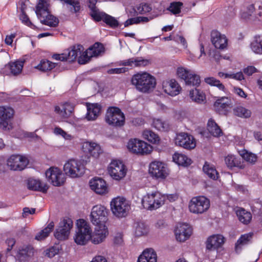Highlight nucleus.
<instances>
[{
  "instance_id": "1",
  "label": "nucleus",
  "mask_w": 262,
  "mask_h": 262,
  "mask_svg": "<svg viewBox=\"0 0 262 262\" xmlns=\"http://www.w3.org/2000/svg\"><path fill=\"white\" fill-rule=\"evenodd\" d=\"M132 83L138 91L142 93H148L155 88L156 80L154 76L144 72L134 75L132 79Z\"/></svg>"
},
{
  "instance_id": "2",
  "label": "nucleus",
  "mask_w": 262,
  "mask_h": 262,
  "mask_svg": "<svg viewBox=\"0 0 262 262\" xmlns=\"http://www.w3.org/2000/svg\"><path fill=\"white\" fill-rule=\"evenodd\" d=\"M110 205L112 213L119 219L126 217L130 209L129 202L123 197L113 199Z\"/></svg>"
},
{
  "instance_id": "3",
  "label": "nucleus",
  "mask_w": 262,
  "mask_h": 262,
  "mask_svg": "<svg viewBox=\"0 0 262 262\" xmlns=\"http://www.w3.org/2000/svg\"><path fill=\"white\" fill-rule=\"evenodd\" d=\"M77 230L74 237L75 242L80 245H84L91 239L92 231L89 225L83 219L77 223Z\"/></svg>"
},
{
  "instance_id": "4",
  "label": "nucleus",
  "mask_w": 262,
  "mask_h": 262,
  "mask_svg": "<svg viewBox=\"0 0 262 262\" xmlns=\"http://www.w3.org/2000/svg\"><path fill=\"white\" fill-rule=\"evenodd\" d=\"M108 209L101 205H96L93 207L90 215L92 223L97 227L105 226L107 220Z\"/></svg>"
},
{
  "instance_id": "5",
  "label": "nucleus",
  "mask_w": 262,
  "mask_h": 262,
  "mask_svg": "<svg viewBox=\"0 0 262 262\" xmlns=\"http://www.w3.org/2000/svg\"><path fill=\"white\" fill-rule=\"evenodd\" d=\"M142 204L145 209L155 210L164 204V196L159 192L147 194L142 199Z\"/></svg>"
},
{
  "instance_id": "6",
  "label": "nucleus",
  "mask_w": 262,
  "mask_h": 262,
  "mask_svg": "<svg viewBox=\"0 0 262 262\" xmlns=\"http://www.w3.org/2000/svg\"><path fill=\"white\" fill-rule=\"evenodd\" d=\"M105 121L109 125L122 126L125 122V116L120 108L112 106L106 112Z\"/></svg>"
},
{
  "instance_id": "7",
  "label": "nucleus",
  "mask_w": 262,
  "mask_h": 262,
  "mask_svg": "<svg viewBox=\"0 0 262 262\" xmlns=\"http://www.w3.org/2000/svg\"><path fill=\"white\" fill-rule=\"evenodd\" d=\"M210 201L204 196L193 197L189 203L190 211L195 214H202L209 208Z\"/></svg>"
},
{
  "instance_id": "8",
  "label": "nucleus",
  "mask_w": 262,
  "mask_h": 262,
  "mask_svg": "<svg viewBox=\"0 0 262 262\" xmlns=\"http://www.w3.org/2000/svg\"><path fill=\"white\" fill-rule=\"evenodd\" d=\"M177 75L179 78L185 81L187 85L198 86L201 83L200 77L194 72L181 67L177 70Z\"/></svg>"
},
{
  "instance_id": "9",
  "label": "nucleus",
  "mask_w": 262,
  "mask_h": 262,
  "mask_svg": "<svg viewBox=\"0 0 262 262\" xmlns=\"http://www.w3.org/2000/svg\"><path fill=\"white\" fill-rule=\"evenodd\" d=\"M127 148L130 152L140 155L148 154L152 149V146L149 144L137 139L129 140L127 144Z\"/></svg>"
},
{
  "instance_id": "10",
  "label": "nucleus",
  "mask_w": 262,
  "mask_h": 262,
  "mask_svg": "<svg viewBox=\"0 0 262 262\" xmlns=\"http://www.w3.org/2000/svg\"><path fill=\"white\" fill-rule=\"evenodd\" d=\"M65 173L71 178L81 177L84 173V170L80 163L75 160H69L63 167Z\"/></svg>"
},
{
  "instance_id": "11",
  "label": "nucleus",
  "mask_w": 262,
  "mask_h": 262,
  "mask_svg": "<svg viewBox=\"0 0 262 262\" xmlns=\"http://www.w3.org/2000/svg\"><path fill=\"white\" fill-rule=\"evenodd\" d=\"M48 181L55 186H61L66 181L64 173L57 167H51L46 172Z\"/></svg>"
},
{
  "instance_id": "12",
  "label": "nucleus",
  "mask_w": 262,
  "mask_h": 262,
  "mask_svg": "<svg viewBox=\"0 0 262 262\" xmlns=\"http://www.w3.org/2000/svg\"><path fill=\"white\" fill-rule=\"evenodd\" d=\"M73 225V221L71 219H63L59 223V226L54 233L55 237L57 239L61 241L68 238Z\"/></svg>"
},
{
  "instance_id": "13",
  "label": "nucleus",
  "mask_w": 262,
  "mask_h": 262,
  "mask_svg": "<svg viewBox=\"0 0 262 262\" xmlns=\"http://www.w3.org/2000/svg\"><path fill=\"white\" fill-rule=\"evenodd\" d=\"M108 171L112 178L116 180H120L126 175V170L122 162L113 160L108 167Z\"/></svg>"
},
{
  "instance_id": "14",
  "label": "nucleus",
  "mask_w": 262,
  "mask_h": 262,
  "mask_svg": "<svg viewBox=\"0 0 262 262\" xmlns=\"http://www.w3.org/2000/svg\"><path fill=\"white\" fill-rule=\"evenodd\" d=\"M149 172L156 179H165L168 174L166 165L163 162L156 161L150 164Z\"/></svg>"
},
{
  "instance_id": "15",
  "label": "nucleus",
  "mask_w": 262,
  "mask_h": 262,
  "mask_svg": "<svg viewBox=\"0 0 262 262\" xmlns=\"http://www.w3.org/2000/svg\"><path fill=\"white\" fill-rule=\"evenodd\" d=\"M29 163L25 157L18 155H12L7 161V165L11 170H22Z\"/></svg>"
},
{
  "instance_id": "16",
  "label": "nucleus",
  "mask_w": 262,
  "mask_h": 262,
  "mask_svg": "<svg viewBox=\"0 0 262 262\" xmlns=\"http://www.w3.org/2000/svg\"><path fill=\"white\" fill-rule=\"evenodd\" d=\"M175 143L187 149H193L196 146L194 138L185 133H181L177 135L175 139Z\"/></svg>"
},
{
  "instance_id": "17",
  "label": "nucleus",
  "mask_w": 262,
  "mask_h": 262,
  "mask_svg": "<svg viewBox=\"0 0 262 262\" xmlns=\"http://www.w3.org/2000/svg\"><path fill=\"white\" fill-rule=\"evenodd\" d=\"M192 228L187 224L178 223L174 230V234L177 241L183 242L191 235Z\"/></svg>"
},
{
  "instance_id": "18",
  "label": "nucleus",
  "mask_w": 262,
  "mask_h": 262,
  "mask_svg": "<svg viewBox=\"0 0 262 262\" xmlns=\"http://www.w3.org/2000/svg\"><path fill=\"white\" fill-rule=\"evenodd\" d=\"M74 105L71 103H61L55 106V112L62 119H67L73 114Z\"/></svg>"
},
{
  "instance_id": "19",
  "label": "nucleus",
  "mask_w": 262,
  "mask_h": 262,
  "mask_svg": "<svg viewBox=\"0 0 262 262\" xmlns=\"http://www.w3.org/2000/svg\"><path fill=\"white\" fill-rule=\"evenodd\" d=\"M14 115V110L11 107H0V127L5 130L9 129V122Z\"/></svg>"
},
{
  "instance_id": "20",
  "label": "nucleus",
  "mask_w": 262,
  "mask_h": 262,
  "mask_svg": "<svg viewBox=\"0 0 262 262\" xmlns=\"http://www.w3.org/2000/svg\"><path fill=\"white\" fill-rule=\"evenodd\" d=\"M225 242V237L221 234H214L209 236L206 242V249L214 251L221 247Z\"/></svg>"
},
{
  "instance_id": "21",
  "label": "nucleus",
  "mask_w": 262,
  "mask_h": 262,
  "mask_svg": "<svg viewBox=\"0 0 262 262\" xmlns=\"http://www.w3.org/2000/svg\"><path fill=\"white\" fill-rule=\"evenodd\" d=\"M211 40L216 49H224L227 46L228 39L226 36L216 30H213L211 32Z\"/></svg>"
},
{
  "instance_id": "22",
  "label": "nucleus",
  "mask_w": 262,
  "mask_h": 262,
  "mask_svg": "<svg viewBox=\"0 0 262 262\" xmlns=\"http://www.w3.org/2000/svg\"><path fill=\"white\" fill-rule=\"evenodd\" d=\"M91 188L96 193L103 194L107 192V187L105 181L101 178H94L89 182Z\"/></svg>"
},
{
  "instance_id": "23",
  "label": "nucleus",
  "mask_w": 262,
  "mask_h": 262,
  "mask_svg": "<svg viewBox=\"0 0 262 262\" xmlns=\"http://www.w3.org/2000/svg\"><path fill=\"white\" fill-rule=\"evenodd\" d=\"M108 230L105 226L97 227L95 228V231L93 235H91V239L93 243L98 244L102 242L108 234Z\"/></svg>"
},
{
  "instance_id": "24",
  "label": "nucleus",
  "mask_w": 262,
  "mask_h": 262,
  "mask_svg": "<svg viewBox=\"0 0 262 262\" xmlns=\"http://www.w3.org/2000/svg\"><path fill=\"white\" fill-rule=\"evenodd\" d=\"M28 188L31 190L38 191L43 193L47 192L49 189L47 184L41 182L39 180L30 179L28 181Z\"/></svg>"
},
{
  "instance_id": "25",
  "label": "nucleus",
  "mask_w": 262,
  "mask_h": 262,
  "mask_svg": "<svg viewBox=\"0 0 262 262\" xmlns=\"http://www.w3.org/2000/svg\"><path fill=\"white\" fill-rule=\"evenodd\" d=\"M164 92L171 96H174L179 94L181 89V86L174 79H171L163 85Z\"/></svg>"
},
{
  "instance_id": "26",
  "label": "nucleus",
  "mask_w": 262,
  "mask_h": 262,
  "mask_svg": "<svg viewBox=\"0 0 262 262\" xmlns=\"http://www.w3.org/2000/svg\"><path fill=\"white\" fill-rule=\"evenodd\" d=\"M157 256L152 249H146L139 257L137 262H157Z\"/></svg>"
},
{
  "instance_id": "27",
  "label": "nucleus",
  "mask_w": 262,
  "mask_h": 262,
  "mask_svg": "<svg viewBox=\"0 0 262 262\" xmlns=\"http://www.w3.org/2000/svg\"><path fill=\"white\" fill-rule=\"evenodd\" d=\"M101 110V106L98 103L91 104L87 106L86 118L88 120H95Z\"/></svg>"
},
{
  "instance_id": "28",
  "label": "nucleus",
  "mask_w": 262,
  "mask_h": 262,
  "mask_svg": "<svg viewBox=\"0 0 262 262\" xmlns=\"http://www.w3.org/2000/svg\"><path fill=\"white\" fill-rule=\"evenodd\" d=\"M252 236V233L245 234L241 236L235 245V251L236 253L240 252L243 247L247 245L250 243Z\"/></svg>"
},
{
  "instance_id": "29",
  "label": "nucleus",
  "mask_w": 262,
  "mask_h": 262,
  "mask_svg": "<svg viewBox=\"0 0 262 262\" xmlns=\"http://www.w3.org/2000/svg\"><path fill=\"white\" fill-rule=\"evenodd\" d=\"M38 18L40 20L41 24L52 27H56L59 23L58 19L50 14L49 11L47 12V14L42 15L40 17Z\"/></svg>"
},
{
  "instance_id": "30",
  "label": "nucleus",
  "mask_w": 262,
  "mask_h": 262,
  "mask_svg": "<svg viewBox=\"0 0 262 262\" xmlns=\"http://www.w3.org/2000/svg\"><path fill=\"white\" fill-rule=\"evenodd\" d=\"M33 254V249L30 246H24L19 249L17 256L20 261H25Z\"/></svg>"
},
{
  "instance_id": "31",
  "label": "nucleus",
  "mask_w": 262,
  "mask_h": 262,
  "mask_svg": "<svg viewBox=\"0 0 262 262\" xmlns=\"http://www.w3.org/2000/svg\"><path fill=\"white\" fill-rule=\"evenodd\" d=\"M24 62L23 61H16L14 62H10L5 66V69L10 70V73L15 76L19 74L22 71L24 67Z\"/></svg>"
},
{
  "instance_id": "32",
  "label": "nucleus",
  "mask_w": 262,
  "mask_h": 262,
  "mask_svg": "<svg viewBox=\"0 0 262 262\" xmlns=\"http://www.w3.org/2000/svg\"><path fill=\"white\" fill-rule=\"evenodd\" d=\"M225 162L227 167L230 169L233 167L243 168L240 159L233 155H228L225 158Z\"/></svg>"
},
{
  "instance_id": "33",
  "label": "nucleus",
  "mask_w": 262,
  "mask_h": 262,
  "mask_svg": "<svg viewBox=\"0 0 262 262\" xmlns=\"http://www.w3.org/2000/svg\"><path fill=\"white\" fill-rule=\"evenodd\" d=\"M172 159L176 163L183 166H187L190 165L191 162V159L186 156L179 153H175L172 156Z\"/></svg>"
},
{
  "instance_id": "34",
  "label": "nucleus",
  "mask_w": 262,
  "mask_h": 262,
  "mask_svg": "<svg viewBox=\"0 0 262 262\" xmlns=\"http://www.w3.org/2000/svg\"><path fill=\"white\" fill-rule=\"evenodd\" d=\"M83 47L81 45L74 46L70 50L67 52V56L68 61L69 62L74 61L78 55L81 54V51L83 50Z\"/></svg>"
},
{
  "instance_id": "35",
  "label": "nucleus",
  "mask_w": 262,
  "mask_h": 262,
  "mask_svg": "<svg viewBox=\"0 0 262 262\" xmlns=\"http://www.w3.org/2000/svg\"><path fill=\"white\" fill-rule=\"evenodd\" d=\"M203 171L212 180H217L219 178V173L213 165L209 164L206 162L203 167Z\"/></svg>"
},
{
  "instance_id": "36",
  "label": "nucleus",
  "mask_w": 262,
  "mask_h": 262,
  "mask_svg": "<svg viewBox=\"0 0 262 262\" xmlns=\"http://www.w3.org/2000/svg\"><path fill=\"white\" fill-rule=\"evenodd\" d=\"M57 63L52 62L47 59H42L35 68L42 72H47L54 69Z\"/></svg>"
},
{
  "instance_id": "37",
  "label": "nucleus",
  "mask_w": 262,
  "mask_h": 262,
  "mask_svg": "<svg viewBox=\"0 0 262 262\" xmlns=\"http://www.w3.org/2000/svg\"><path fill=\"white\" fill-rule=\"evenodd\" d=\"M87 51L90 54V56H92V57H97L102 52H104V48L101 43L96 42L92 46L90 47Z\"/></svg>"
},
{
  "instance_id": "38",
  "label": "nucleus",
  "mask_w": 262,
  "mask_h": 262,
  "mask_svg": "<svg viewBox=\"0 0 262 262\" xmlns=\"http://www.w3.org/2000/svg\"><path fill=\"white\" fill-rule=\"evenodd\" d=\"M102 20L106 24L112 28L119 26L118 21L114 17L105 13H101V20Z\"/></svg>"
},
{
  "instance_id": "39",
  "label": "nucleus",
  "mask_w": 262,
  "mask_h": 262,
  "mask_svg": "<svg viewBox=\"0 0 262 262\" xmlns=\"http://www.w3.org/2000/svg\"><path fill=\"white\" fill-rule=\"evenodd\" d=\"M48 10V0H39L36 7V13L38 17L43 14H47Z\"/></svg>"
},
{
  "instance_id": "40",
  "label": "nucleus",
  "mask_w": 262,
  "mask_h": 262,
  "mask_svg": "<svg viewBox=\"0 0 262 262\" xmlns=\"http://www.w3.org/2000/svg\"><path fill=\"white\" fill-rule=\"evenodd\" d=\"M207 129L214 137H219L222 132L217 124L212 120H209L207 123Z\"/></svg>"
},
{
  "instance_id": "41",
  "label": "nucleus",
  "mask_w": 262,
  "mask_h": 262,
  "mask_svg": "<svg viewBox=\"0 0 262 262\" xmlns=\"http://www.w3.org/2000/svg\"><path fill=\"white\" fill-rule=\"evenodd\" d=\"M236 214L239 221L244 224H249L252 219L251 213L246 211L244 209L237 211Z\"/></svg>"
},
{
  "instance_id": "42",
  "label": "nucleus",
  "mask_w": 262,
  "mask_h": 262,
  "mask_svg": "<svg viewBox=\"0 0 262 262\" xmlns=\"http://www.w3.org/2000/svg\"><path fill=\"white\" fill-rule=\"evenodd\" d=\"M189 95L191 99L198 103H201L205 99V94L197 89L190 91Z\"/></svg>"
},
{
  "instance_id": "43",
  "label": "nucleus",
  "mask_w": 262,
  "mask_h": 262,
  "mask_svg": "<svg viewBox=\"0 0 262 262\" xmlns=\"http://www.w3.org/2000/svg\"><path fill=\"white\" fill-rule=\"evenodd\" d=\"M233 114L238 117L244 118H248L251 115L250 110L242 106L235 107L233 110Z\"/></svg>"
},
{
  "instance_id": "44",
  "label": "nucleus",
  "mask_w": 262,
  "mask_h": 262,
  "mask_svg": "<svg viewBox=\"0 0 262 262\" xmlns=\"http://www.w3.org/2000/svg\"><path fill=\"white\" fill-rule=\"evenodd\" d=\"M54 227V223L53 222H50L46 228L43 229L40 232L38 233L35 236V239L41 241L44 239L48 236L49 233L52 231Z\"/></svg>"
},
{
  "instance_id": "45",
  "label": "nucleus",
  "mask_w": 262,
  "mask_h": 262,
  "mask_svg": "<svg viewBox=\"0 0 262 262\" xmlns=\"http://www.w3.org/2000/svg\"><path fill=\"white\" fill-rule=\"evenodd\" d=\"M252 51L257 54H262V37L255 36L254 40L251 43Z\"/></svg>"
},
{
  "instance_id": "46",
  "label": "nucleus",
  "mask_w": 262,
  "mask_h": 262,
  "mask_svg": "<svg viewBox=\"0 0 262 262\" xmlns=\"http://www.w3.org/2000/svg\"><path fill=\"white\" fill-rule=\"evenodd\" d=\"M88 6L91 10L92 17L97 21L101 20V14L102 12H99L96 7V2L94 0H90Z\"/></svg>"
},
{
  "instance_id": "47",
  "label": "nucleus",
  "mask_w": 262,
  "mask_h": 262,
  "mask_svg": "<svg viewBox=\"0 0 262 262\" xmlns=\"http://www.w3.org/2000/svg\"><path fill=\"white\" fill-rule=\"evenodd\" d=\"M143 136L144 139L152 143H157L160 141L159 136L151 130H144L143 133Z\"/></svg>"
},
{
  "instance_id": "48",
  "label": "nucleus",
  "mask_w": 262,
  "mask_h": 262,
  "mask_svg": "<svg viewBox=\"0 0 262 262\" xmlns=\"http://www.w3.org/2000/svg\"><path fill=\"white\" fill-rule=\"evenodd\" d=\"M86 146H88V151L93 156L97 158L101 152L100 147L95 143H87Z\"/></svg>"
},
{
  "instance_id": "49",
  "label": "nucleus",
  "mask_w": 262,
  "mask_h": 262,
  "mask_svg": "<svg viewBox=\"0 0 262 262\" xmlns=\"http://www.w3.org/2000/svg\"><path fill=\"white\" fill-rule=\"evenodd\" d=\"M152 124L154 127L160 131L165 132L169 129L168 124L160 119H154Z\"/></svg>"
},
{
  "instance_id": "50",
  "label": "nucleus",
  "mask_w": 262,
  "mask_h": 262,
  "mask_svg": "<svg viewBox=\"0 0 262 262\" xmlns=\"http://www.w3.org/2000/svg\"><path fill=\"white\" fill-rule=\"evenodd\" d=\"M204 81L206 83L211 86H216L220 90H222L223 91H225V86L220 82V80H217L214 77H210L206 78H205Z\"/></svg>"
},
{
  "instance_id": "51",
  "label": "nucleus",
  "mask_w": 262,
  "mask_h": 262,
  "mask_svg": "<svg viewBox=\"0 0 262 262\" xmlns=\"http://www.w3.org/2000/svg\"><path fill=\"white\" fill-rule=\"evenodd\" d=\"M147 226L143 222H139L137 224L135 229V234L137 236H141L148 232Z\"/></svg>"
},
{
  "instance_id": "52",
  "label": "nucleus",
  "mask_w": 262,
  "mask_h": 262,
  "mask_svg": "<svg viewBox=\"0 0 262 262\" xmlns=\"http://www.w3.org/2000/svg\"><path fill=\"white\" fill-rule=\"evenodd\" d=\"M240 155L244 160L251 163H254L257 160L256 155L247 150L241 151Z\"/></svg>"
},
{
  "instance_id": "53",
  "label": "nucleus",
  "mask_w": 262,
  "mask_h": 262,
  "mask_svg": "<svg viewBox=\"0 0 262 262\" xmlns=\"http://www.w3.org/2000/svg\"><path fill=\"white\" fill-rule=\"evenodd\" d=\"M182 6L183 3L182 2H173L170 4V6L167 9V10L170 11L173 14H178L181 12V7Z\"/></svg>"
},
{
  "instance_id": "54",
  "label": "nucleus",
  "mask_w": 262,
  "mask_h": 262,
  "mask_svg": "<svg viewBox=\"0 0 262 262\" xmlns=\"http://www.w3.org/2000/svg\"><path fill=\"white\" fill-rule=\"evenodd\" d=\"M64 3L69 4L72 7L71 8V11L74 13L78 12L80 8V3L79 2L74 0H61Z\"/></svg>"
},
{
  "instance_id": "55",
  "label": "nucleus",
  "mask_w": 262,
  "mask_h": 262,
  "mask_svg": "<svg viewBox=\"0 0 262 262\" xmlns=\"http://www.w3.org/2000/svg\"><path fill=\"white\" fill-rule=\"evenodd\" d=\"M137 11L141 14H145L150 12L152 8L150 5L146 3H141L137 7Z\"/></svg>"
},
{
  "instance_id": "56",
  "label": "nucleus",
  "mask_w": 262,
  "mask_h": 262,
  "mask_svg": "<svg viewBox=\"0 0 262 262\" xmlns=\"http://www.w3.org/2000/svg\"><path fill=\"white\" fill-rule=\"evenodd\" d=\"M225 100H228V98L226 97H222L218 99L214 104L215 107H220L222 108H225L229 105L228 101H225Z\"/></svg>"
},
{
  "instance_id": "57",
  "label": "nucleus",
  "mask_w": 262,
  "mask_h": 262,
  "mask_svg": "<svg viewBox=\"0 0 262 262\" xmlns=\"http://www.w3.org/2000/svg\"><path fill=\"white\" fill-rule=\"evenodd\" d=\"M19 18L21 21L27 26L33 29H35L36 28L35 26L31 23L29 17L25 12L21 13Z\"/></svg>"
},
{
  "instance_id": "58",
  "label": "nucleus",
  "mask_w": 262,
  "mask_h": 262,
  "mask_svg": "<svg viewBox=\"0 0 262 262\" xmlns=\"http://www.w3.org/2000/svg\"><path fill=\"white\" fill-rule=\"evenodd\" d=\"M89 55L90 54L88 53V51L86 50L79 57L78 59V63L80 64H83L88 63L89 61H90L91 58L92 57V56H90Z\"/></svg>"
},
{
  "instance_id": "59",
  "label": "nucleus",
  "mask_w": 262,
  "mask_h": 262,
  "mask_svg": "<svg viewBox=\"0 0 262 262\" xmlns=\"http://www.w3.org/2000/svg\"><path fill=\"white\" fill-rule=\"evenodd\" d=\"M135 60V67H145L149 63L148 60L144 59L142 57H136Z\"/></svg>"
},
{
  "instance_id": "60",
  "label": "nucleus",
  "mask_w": 262,
  "mask_h": 262,
  "mask_svg": "<svg viewBox=\"0 0 262 262\" xmlns=\"http://www.w3.org/2000/svg\"><path fill=\"white\" fill-rule=\"evenodd\" d=\"M262 207V203L261 202L256 201L251 206L253 213L259 214V210Z\"/></svg>"
},
{
  "instance_id": "61",
  "label": "nucleus",
  "mask_w": 262,
  "mask_h": 262,
  "mask_svg": "<svg viewBox=\"0 0 262 262\" xmlns=\"http://www.w3.org/2000/svg\"><path fill=\"white\" fill-rule=\"evenodd\" d=\"M226 78H230L238 80H242L244 79V75L243 73L240 72L235 74H226Z\"/></svg>"
},
{
  "instance_id": "62",
  "label": "nucleus",
  "mask_w": 262,
  "mask_h": 262,
  "mask_svg": "<svg viewBox=\"0 0 262 262\" xmlns=\"http://www.w3.org/2000/svg\"><path fill=\"white\" fill-rule=\"evenodd\" d=\"M52 58L55 60L62 61L68 60L66 52L62 54H54L52 55Z\"/></svg>"
},
{
  "instance_id": "63",
  "label": "nucleus",
  "mask_w": 262,
  "mask_h": 262,
  "mask_svg": "<svg viewBox=\"0 0 262 262\" xmlns=\"http://www.w3.org/2000/svg\"><path fill=\"white\" fill-rule=\"evenodd\" d=\"M255 10L254 6V5L252 4L249 5L247 7V12L243 13L242 14V17L247 18L249 16H252V14L253 13L254 11Z\"/></svg>"
},
{
  "instance_id": "64",
  "label": "nucleus",
  "mask_w": 262,
  "mask_h": 262,
  "mask_svg": "<svg viewBox=\"0 0 262 262\" xmlns=\"http://www.w3.org/2000/svg\"><path fill=\"white\" fill-rule=\"evenodd\" d=\"M126 72V69L124 68H114L109 69L107 71V73L109 74H121L123 73Z\"/></svg>"
}]
</instances>
